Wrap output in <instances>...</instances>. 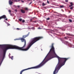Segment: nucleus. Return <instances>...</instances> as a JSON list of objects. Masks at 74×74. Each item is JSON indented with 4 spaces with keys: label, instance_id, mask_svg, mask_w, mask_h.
<instances>
[{
    "label": "nucleus",
    "instance_id": "f257e3e1",
    "mask_svg": "<svg viewBox=\"0 0 74 74\" xmlns=\"http://www.w3.org/2000/svg\"><path fill=\"white\" fill-rule=\"evenodd\" d=\"M28 36H29V33H28L27 35H23V38H20V40H21V41L22 42L24 41L25 42L23 47H20L17 46L13 45H3V47L2 48V49L3 51V59L4 58V57L5 56V53H6V51L7 49H16L19 50H21V51H27L29 49V48L31 47V46L33 44H34L35 42H36L37 41L43 38L42 37H38L34 38L32 39V41L30 43L27 47L26 49H24L26 47V40L24 39L26 37H28Z\"/></svg>",
    "mask_w": 74,
    "mask_h": 74
},
{
    "label": "nucleus",
    "instance_id": "f03ea898",
    "mask_svg": "<svg viewBox=\"0 0 74 74\" xmlns=\"http://www.w3.org/2000/svg\"><path fill=\"white\" fill-rule=\"evenodd\" d=\"M58 63L55 68L53 72V74H56H56L58 73L59 70L65 64L66 62L69 59V58H61L58 56Z\"/></svg>",
    "mask_w": 74,
    "mask_h": 74
},
{
    "label": "nucleus",
    "instance_id": "7ed1b4c3",
    "mask_svg": "<svg viewBox=\"0 0 74 74\" xmlns=\"http://www.w3.org/2000/svg\"><path fill=\"white\" fill-rule=\"evenodd\" d=\"M49 55V57L50 58V59H51V50H50L49 52L48 53L47 55L46 56V57L45 58L44 60H43L42 62L40 64L38 65H37L35 66L32 67L31 68H29L28 69H23L21 71L20 73V74H22V73H23V72L24 71H25V70H29V69H39V68H40V67H41L45 63H46V62H45L44 61V60L45 59V58L47 57V56L48 55Z\"/></svg>",
    "mask_w": 74,
    "mask_h": 74
},
{
    "label": "nucleus",
    "instance_id": "20e7f679",
    "mask_svg": "<svg viewBox=\"0 0 74 74\" xmlns=\"http://www.w3.org/2000/svg\"><path fill=\"white\" fill-rule=\"evenodd\" d=\"M7 17H6V16H5V15H3L0 17V20L2 19H5Z\"/></svg>",
    "mask_w": 74,
    "mask_h": 74
},
{
    "label": "nucleus",
    "instance_id": "39448f33",
    "mask_svg": "<svg viewBox=\"0 0 74 74\" xmlns=\"http://www.w3.org/2000/svg\"><path fill=\"white\" fill-rule=\"evenodd\" d=\"M9 2L10 5H11L12 4H13V2L11 1V0H10Z\"/></svg>",
    "mask_w": 74,
    "mask_h": 74
},
{
    "label": "nucleus",
    "instance_id": "423d86ee",
    "mask_svg": "<svg viewBox=\"0 0 74 74\" xmlns=\"http://www.w3.org/2000/svg\"><path fill=\"white\" fill-rule=\"evenodd\" d=\"M21 11L22 13H23V14L25 13V11L23 9H21Z\"/></svg>",
    "mask_w": 74,
    "mask_h": 74
},
{
    "label": "nucleus",
    "instance_id": "0eeeda50",
    "mask_svg": "<svg viewBox=\"0 0 74 74\" xmlns=\"http://www.w3.org/2000/svg\"><path fill=\"white\" fill-rule=\"evenodd\" d=\"M66 35H68L69 36H71V34H70L66 33Z\"/></svg>",
    "mask_w": 74,
    "mask_h": 74
},
{
    "label": "nucleus",
    "instance_id": "6e6552de",
    "mask_svg": "<svg viewBox=\"0 0 74 74\" xmlns=\"http://www.w3.org/2000/svg\"><path fill=\"white\" fill-rule=\"evenodd\" d=\"M46 5V4H45L44 3H42V6H44V5Z\"/></svg>",
    "mask_w": 74,
    "mask_h": 74
},
{
    "label": "nucleus",
    "instance_id": "1a4fd4ad",
    "mask_svg": "<svg viewBox=\"0 0 74 74\" xmlns=\"http://www.w3.org/2000/svg\"><path fill=\"white\" fill-rule=\"evenodd\" d=\"M69 21L70 22H72V20L71 19H69Z\"/></svg>",
    "mask_w": 74,
    "mask_h": 74
},
{
    "label": "nucleus",
    "instance_id": "9d476101",
    "mask_svg": "<svg viewBox=\"0 0 74 74\" xmlns=\"http://www.w3.org/2000/svg\"><path fill=\"white\" fill-rule=\"evenodd\" d=\"M70 4L72 5L73 6V5H74L73 4V3H72V2H71L70 3Z\"/></svg>",
    "mask_w": 74,
    "mask_h": 74
},
{
    "label": "nucleus",
    "instance_id": "9b49d317",
    "mask_svg": "<svg viewBox=\"0 0 74 74\" xmlns=\"http://www.w3.org/2000/svg\"><path fill=\"white\" fill-rule=\"evenodd\" d=\"M73 8H74V6H72V7L70 8V9L71 10H73Z\"/></svg>",
    "mask_w": 74,
    "mask_h": 74
},
{
    "label": "nucleus",
    "instance_id": "f8f14e48",
    "mask_svg": "<svg viewBox=\"0 0 74 74\" xmlns=\"http://www.w3.org/2000/svg\"><path fill=\"white\" fill-rule=\"evenodd\" d=\"M19 20L20 22H21V21H22V18H19Z\"/></svg>",
    "mask_w": 74,
    "mask_h": 74
},
{
    "label": "nucleus",
    "instance_id": "ddd939ff",
    "mask_svg": "<svg viewBox=\"0 0 74 74\" xmlns=\"http://www.w3.org/2000/svg\"><path fill=\"white\" fill-rule=\"evenodd\" d=\"M25 10H28L29 9H28V8H25Z\"/></svg>",
    "mask_w": 74,
    "mask_h": 74
},
{
    "label": "nucleus",
    "instance_id": "4468645a",
    "mask_svg": "<svg viewBox=\"0 0 74 74\" xmlns=\"http://www.w3.org/2000/svg\"><path fill=\"white\" fill-rule=\"evenodd\" d=\"M13 58H14V57L12 56V57L11 58V59L12 60H13Z\"/></svg>",
    "mask_w": 74,
    "mask_h": 74
},
{
    "label": "nucleus",
    "instance_id": "2eb2a0df",
    "mask_svg": "<svg viewBox=\"0 0 74 74\" xmlns=\"http://www.w3.org/2000/svg\"><path fill=\"white\" fill-rule=\"evenodd\" d=\"M60 7H61V8H63V7H64V6L63 5L60 6Z\"/></svg>",
    "mask_w": 74,
    "mask_h": 74
},
{
    "label": "nucleus",
    "instance_id": "dca6fc26",
    "mask_svg": "<svg viewBox=\"0 0 74 74\" xmlns=\"http://www.w3.org/2000/svg\"><path fill=\"white\" fill-rule=\"evenodd\" d=\"M12 0V1H16V2H17V1H18L17 0H14H14Z\"/></svg>",
    "mask_w": 74,
    "mask_h": 74
},
{
    "label": "nucleus",
    "instance_id": "f3484780",
    "mask_svg": "<svg viewBox=\"0 0 74 74\" xmlns=\"http://www.w3.org/2000/svg\"><path fill=\"white\" fill-rule=\"evenodd\" d=\"M9 14H11V10H9Z\"/></svg>",
    "mask_w": 74,
    "mask_h": 74
},
{
    "label": "nucleus",
    "instance_id": "a211bd4d",
    "mask_svg": "<svg viewBox=\"0 0 74 74\" xmlns=\"http://www.w3.org/2000/svg\"><path fill=\"white\" fill-rule=\"evenodd\" d=\"M25 22V20H22V22L23 23H24V22Z\"/></svg>",
    "mask_w": 74,
    "mask_h": 74
},
{
    "label": "nucleus",
    "instance_id": "6ab92c4d",
    "mask_svg": "<svg viewBox=\"0 0 74 74\" xmlns=\"http://www.w3.org/2000/svg\"><path fill=\"white\" fill-rule=\"evenodd\" d=\"M64 39H65V40H67V37H64Z\"/></svg>",
    "mask_w": 74,
    "mask_h": 74
},
{
    "label": "nucleus",
    "instance_id": "aec40b11",
    "mask_svg": "<svg viewBox=\"0 0 74 74\" xmlns=\"http://www.w3.org/2000/svg\"><path fill=\"white\" fill-rule=\"evenodd\" d=\"M65 42L66 43V44H68L69 43V42H68L65 41Z\"/></svg>",
    "mask_w": 74,
    "mask_h": 74
},
{
    "label": "nucleus",
    "instance_id": "412c9836",
    "mask_svg": "<svg viewBox=\"0 0 74 74\" xmlns=\"http://www.w3.org/2000/svg\"><path fill=\"white\" fill-rule=\"evenodd\" d=\"M47 3H48V4L49 3V1H48V0H47Z\"/></svg>",
    "mask_w": 74,
    "mask_h": 74
},
{
    "label": "nucleus",
    "instance_id": "4be33fe9",
    "mask_svg": "<svg viewBox=\"0 0 74 74\" xmlns=\"http://www.w3.org/2000/svg\"><path fill=\"white\" fill-rule=\"evenodd\" d=\"M72 6H73L72 5H70L69 6V7H72Z\"/></svg>",
    "mask_w": 74,
    "mask_h": 74
},
{
    "label": "nucleus",
    "instance_id": "5701e85b",
    "mask_svg": "<svg viewBox=\"0 0 74 74\" xmlns=\"http://www.w3.org/2000/svg\"><path fill=\"white\" fill-rule=\"evenodd\" d=\"M15 11V12H17V10L16 9H15L14 10Z\"/></svg>",
    "mask_w": 74,
    "mask_h": 74
},
{
    "label": "nucleus",
    "instance_id": "b1692460",
    "mask_svg": "<svg viewBox=\"0 0 74 74\" xmlns=\"http://www.w3.org/2000/svg\"><path fill=\"white\" fill-rule=\"evenodd\" d=\"M21 1L22 3H24V1H23V0H21Z\"/></svg>",
    "mask_w": 74,
    "mask_h": 74
},
{
    "label": "nucleus",
    "instance_id": "393cba45",
    "mask_svg": "<svg viewBox=\"0 0 74 74\" xmlns=\"http://www.w3.org/2000/svg\"><path fill=\"white\" fill-rule=\"evenodd\" d=\"M68 0H66L65 1H66V2H68Z\"/></svg>",
    "mask_w": 74,
    "mask_h": 74
},
{
    "label": "nucleus",
    "instance_id": "a878e982",
    "mask_svg": "<svg viewBox=\"0 0 74 74\" xmlns=\"http://www.w3.org/2000/svg\"><path fill=\"white\" fill-rule=\"evenodd\" d=\"M32 19H33V18H32L30 19L31 22H32Z\"/></svg>",
    "mask_w": 74,
    "mask_h": 74
},
{
    "label": "nucleus",
    "instance_id": "bb28decb",
    "mask_svg": "<svg viewBox=\"0 0 74 74\" xmlns=\"http://www.w3.org/2000/svg\"><path fill=\"white\" fill-rule=\"evenodd\" d=\"M32 2H30L29 4V5H30V4H32Z\"/></svg>",
    "mask_w": 74,
    "mask_h": 74
},
{
    "label": "nucleus",
    "instance_id": "cd10ccee",
    "mask_svg": "<svg viewBox=\"0 0 74 74\" xmlns=\"http://www.w3.org/2000/svg\"><path fill=\"white\" fill-rule=\"evenodd\" d=\"M16 29H17V30H20V29L19 28H17Z\"/></svg>",
    "mask_w": 74,
    "mask_h": 74
},
{
    "label": "nucleus",
    "instance_id": "c85d7f7f",
    "mask_svg": "<svg viewBox=\"0 0 74 74\" xmlns=\"http://www.w3.org/2000/svg\"><path fill=\"white\" fill-rule=\"evenodd\" d=\"M49 19H50L49 18H48L47 19V20H49Z\"/></svg>",
    "mask_w": 74,
    "mask_h": 74
},
{
    "label": "nucleus",
    "instance_id": "c756f323",
    "mask_svg": "<svg viewBox=\"0 0 74 74\" xmlns=\"http://www.w3.org/2000/svg\"><path fill=\"white\" fill-rule=\"evenodd\" d=\"M5 20L6 21H7V20H8V19H7V18H5Z\"/></svg>",
    "mask_w": 74,
    "mask_h": 74
},
{
    "label": "nucleus",
    "instance_id": "7c9ffc66",
    "mask_svg": "<svg viewBox=\"0 0 74 74\" xmlns=\"http://www.w3.org/2000/svg\"><path fill=\"white\" fill-rule=\"evenodd\" d=\"M33 22H35V23H36V22H36V21H33Z\"/></svg>",
    "mask_w": 74,
    "mask_h": 74
},
{
    "label": "nucleus",
    "instance_id": "2f4dec72",
    "mask_svg": "<svg viewBox=\"0 0 74 74\" xmlns=\"http://www.w3.org/2000/svg\"><path fill=\"white\" fill-rule=\"evenodd\" d=\"M17 7H18V8H19V7H20V6L18 5V6H17Z\"/></svg>",
    "mask_w": 74,
    "mask_h": 74
},
{
    "label": "nucleus",
    "instance_id": "473e14b6",
    "mask_svg": "<svg viewBox=\"0 0 74 74\" xmlns=\"http://www.w3.org/2000/svg\"><path fill=\"white\" fill-rule=\"evenodd\" d=\"M10 15L11 16H12V14H11V13H10Z\"/></svg>",
    "mask_w": 74,
    "mask_h": 74
},
{
    "label": "nucleus",
    "instance_id": "72a5a7b5",
    "mask_svg": "<svg viewBox=\"0 0 74 74\" xmlns=\"http://www.w3.org/2000/svg\"><path fill=\"white\" fill-rule=\"evenodd\" d=\"M2 46V45H0V47H1V46Z\"/></svg>",
    "mask_w": 74,
    "mask_h": 74
},
{
    "label": "nucleus",
    "instance_id": "f704fd0d",
    "mask_svg": "<svg viewBox=\"0 0 74 74\" xmlns=\"http://www.w3.org/2000/svg\"><path fill=\"white\" fill-rule=\"evenodd\" d=\"M33 19H34V18H36V17H33Z\"/></svg>",
    "mask_w": 74,
    "mask_h": 74
},
{
    "label": "nucleus",
    "instance_id": "c9c22d12",
    "mask_svg": "<svg viewBox=\"0 0 74 74\" xmlns=\"http://www.w3.org/2000/svg\"><path fill=\"white\" fill-rule=\"evenodd\" d=\"M18 1H20V0H18Z\"/></svg>",
    "mask_w": 74,
    "mask_h": 74
},
{
    "label": "nucleus",
    "instance_id": "e433bc0d",
    "mask_svg": "<svg viewBox=\"0 0 74 74\" xmlns=\"http://www.w3.org/2000/svg\"><path fill=\"white\" fill-rule=\"evenodd\" d=\"M28 1H30V0H27Z\"/></svg>",
    "mask_w": 74,
    "mask_h": 74
},
{
    "label": "nucleus",
    "instance_id": "4c0bfd02",
    "mask_svg": "<svg viewBox=\"0 0 74 74\" xmlns=\"http://www.w3.org/2000/svg\"><path fill=\"white\" fill-rule=\"evenodd\" d=\"M33 0V1H35V0Z\"/></svg>",
    "mask_w": 74,
    "mask_h": 74
},
{
    "label": "nucleus",
    "instance_id": "58836bf2",
    "mask_svg": "<svg viewBox=\"0 0 74 74\" xmlns=\"http://www.w3.org/2000/svg\"><path fill=\"white\" fill-rule=\"evenodd\" d=\"M33 28H34V27H33Z\"/></svg>",
    "mask_w": 74,
    "mask_h": 74
}]
</instances>
